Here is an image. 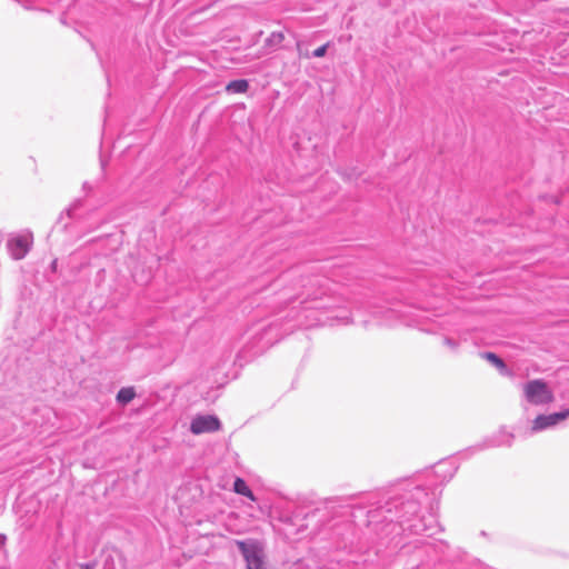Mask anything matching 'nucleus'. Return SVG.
<instances>
[{
    "instance_id": "nucleus-1",
    "label": "nucleus",
    "mask_w": 569,
    "mask_h": 569,
    "mask_svg": "<svg viewBox=\"0 0 569 569\" xmlns=\"http://www.w3.org/2000/svg\"><path fill=\"white\" fill-rule=\"evenodd\" d=\"M423 491L422 488L416 487L415 492L395 500L391 506L395 508L396 520L403 530L415 535L431 537L440 531V526L432 513L418 517L420 509L419 498Z\"/></svg>"
},
{
    "instance_id": "nucleus-2",
    "label": "nucleus",
    "mask_w": 569,
    "mask_h": 569,
    "mask_svg": "<svg viewBox=\"0 0 569 569\" xmlns=\"http://www.w3.org/2000/svg\"><path fill=\"white\" fill-rule=\"evenodd\" d=\"M239 552L246 563V569H267V557L263 543L253 538L234 540Z\"/></svg>"
},
{
    "instance_id": "nucleus-3",
    "label": "nucleus",
    "mask_w": 569,
    "mask_h": 569,
    "mask_svg": "<svg viewBox=\"0 0 569 569\" xmlns=\"http://www.w3.org/2000/svg\"><path fill=\"white\" fill-rule=\"evenodd\" d=\"M328 279L321 276H311L301 280L302 291L295 298L300 305L321 299L327 292ZM293 301V299H291Z\"/></svg>"
},
{
    "instance_id": "nucleus-4",
    "label": "nucleus",
    "mask_w": 569,
    "mask_h": 569,
    "mask_svg": "<svg viewBox=\"0 0 569 569\" xmlns=\"http://www.w3.org/2000/svg\"><path fill=\"white\" fill-rule=\"evenodd\" d=\"M526 400L535 406L547 405L553 400L549 386L541 379H535L523 385Z\"/></svg>"
},
{
    "instance_id": "nucleus-5",
    "label": "nucleus",
    "mask_w": 569,
    "mask_h": 569,
    "mask_svg": "<svg viewBox=\"0 0 569 569\" xmlns=\"http://www.w3.org/2000/svg\"><path fill=\"white\" fill-rule=\"evenodd\" d=\"M32 244V233L30 231H23L21 233L9 234L6 247L9 256L13 260H21L29 253Z\"/></svg>"
},
{
    "instance_id": "nucleus-6",
    "label": "nucleus",
    "mask_w": 569,
    "mask_h": 569,
    "mask_svg": "<svg viewBox=\"0 0 569 569\" xmlns=\"http://www.w3.org/2000/svg\"><path fill=\"white\" fill-rule=\"evenodd\" d=\"M513 439L515 435L502 427L496 433L483 439L481 443L469 448V451L473 453L489 448L511 447Z\"/></svg>"
},
{
    "instance_id": "nucleus-7",
    "label": "nucleus",
    "mask_w": 569,
    "mask_h": 569,
    "mask_svg": "<svg viewBox=\"0 0 569 569\" xmlns=\"http://www.w3.org/2000/svg\"><path fill=\"white\" fill-rule=\"evenodd\" d=\"M221 428V422L218 417L212 415L196 416L190 423V431L193 435H201L204 432H214Z\"/></svg>"
},
{
    "instance_id": "nucleus-8",
    "label": "nucleus",
    "mask_w": 569,
    "mask_h": 569,
    "mask_svg": "<svg viewBox=\"0 0 569 569\" xmlns=\"http://www.w3.org/2000/svg\"><path fill=\"white\" fill-rule=\"evenodd\" d=\"M569 418V409L549 415H539L532 422L531 431L538 432L553 427Z\"/></svg>"
},
{
    "instance_id": "nucleus-9",
    "label": "nucleus",
    "mask_w": 569,
    "mask_h": 569,
    "mask_svg": "<svg viewBox=\"0 0 569 569\" xmlns=\"http://www.w3.org/2000/svg\"><path fill=\"white\" fill-rule=\"evenodd\" d=\"M457 468L450 462H439L435 468V475L441 478V482L449 481L456 473Z\"/></svg>"
},
{
    "instance_id": "nucleus-10",
    "label": "nucleus",
    "mask_w": 569,
    "mask_h": 569,
    "mask_svg": "<svg viewBox=\"0 0 569 569\" xmlns=\"http://www.w3.org/2000/svg\"><path fill=\"white\" fill-rule=\"evenodd\" d=\"M480 357L482 359L487 360L493 367H496L500 371V373H502V375L507 373L508 370H507V366H506L505 361L496 353L490 352V351H483V352H480Z\"/></svg>"
},
{
    "instance_id": "nucleus-11",
    "label": "nucleus",
    "mask_w": 569,
    "mask_h": 569,
    "mask_svg": "<svg viewBox=\"0 0 569 569\" xmlns=\"http://www.w3.org/2000/svg\"><path fill=\"white\" fill-rule=\"evenodd\" d=\"M233 490L236 493L244 496L252 501H256V497L252 490L248 487L247 482L242 478H236L233 482Z\"/></svg>"
},
{
    "instance_id": "nucleus-12",
    "label": "nucleus",
    "mask_w": 569,
    "mask_h": 569,
    "mask_svg": "<svg viewBox=\"0 0 569 569\" xmlns=\"http://www.w3.org/2000/svg\"><path fill=\"white\" fill-rule=\"evenodd\" d=\"M136 397V391L133 387H123L121 388L117 393V401L118 403L124 406L132 401Z\"/></svg>"
},
{
    "instance_id": "nucleus-13",
    "label": "nucleus",
    "mask_w": 569,
    "mask_h": 569,
    "mask_svg": "<svg viewBox=\"0 0 569 569\" xmlns=\"http://www.w3.org/2000/svg\"><path fill=\"white\" fill-rule=\"evenodd\" d=\"M249 88V82L244 79H238L230 81L226 90L230 93H244Z\"/></svg>"
},
{
    "instance_id": "nucleus-14",
    "label": "nucleus",
    "mask_w": 569,
    "mask_h": 569,
    "mask_svg": "<svg viewBox=\"0 0 569 569\" xmlns=\"http://www.w3.org/2000/svg\"><path fill=\"white\" fill-rule=\"evenodd\" d=\"M280 520L288 525V528L283 529L286 536H293L301 532L303 525H296L293 518L283 513Z\"/></svg>"
},
{
    "instance_id": "nucleus-15",
    "label": "nucleus",
    "mask_w": 569,
    "mask_h": 569,
    "mask_svg": "<svg viewBox=\"0 0 569 569\" xmlns=\"http://www.w3.org/2000/svg\"><path fill=\"white\" fill-rule=\"evenodd\" d=\"M283 40V33L280 31H274L266 39V46L269 48H278L280 47Z\"/></svg>"
},
{
    "instance_id": "nucleus-16",
    "label": "nucleus",
    "mask_w": 569,
    "mask_h": 569,
    "mask_svg": "<svg viewBox=\"0 0 569 569\" xmlns=\"http://www.w3.org/2000/svg\"><path fill=\"white\" fill-rule=\"evenodd\" d=\"M423 546L427 549V552L432 551L435 553H445V551L449 548V546L445 541H438L436 543L423 541Z\"/></svg>"
},
{
    "instance_id": "nucleus-17",
    "label": "nucleus",
    "mask_w": 569,
    "mask_h": 569,
    "mask_svg": "<svg viewBox=\"0 0 569 569\" xmlns=\"http://www.w3.org/2000/svg\"><path fill=\"white\" fill-rule=\"evenodd\" d=\"M82 206V202L81 200H77L74 201L67 210H66V213L69 218L71 219H77L78 218V209Z\"/></svg>"
},
{
    "instance_id": "nucleus-18",
    "label": "nucleus",
    "mask_w": 569,
    "mask_h": 569,
    "mask_svg": "<svg viewBox=\"0 0 569 569\" xmlns=\"http://www.w3.org/2000/svg\"><path fill=\"white\" fill-rule=\"evenodd\" d=\"M443 345L446 347H448L452 351H457L459 346H460L459 341H457V340H455V339H452L450 337H445L443 338Z\"/></svg>"
},
{
    "instance_id": "nucleus-19",
    "label": "nucleus",
    "mask_w": 569,
    "mask_h": 569,
    "mask_svg": "<svg viewBox=\"0 0 569 569\" xmlns=\"http://www.w3.org/2000/svg\"><path fill=\"white\" fill-rule=\"evenodd\" d=\"M329 46H330V43H329V42H327V43H325L323 46H321V47L317 48V49L312 52V57H315V58H322V57H325V56H326V53H327V50H328Z\"/></svg>"
},
{
    "instance_id": "nucleus-20",
    "label": "nucleus",
    "mask_w": 569,
    "mask_h": 569,
    "mask_svg": "<svg viewBox=\"0 0 569 569\" xmlns=\"http://www.w3.org/2000/svg\"><path fill=\"white\" fill-rule=\"evenodd\" d=\"M80 569H94V565L93 563H82L80 566Z\"/></svg>"
},
{
    "instance_id": "nucleus-21",
    "label": "nucleus",
    "mask_w": 569,
    "mask_h": 569,
    "mask_svg": "<svg viewBox=\"0 0 569 569\" xmlns=\"http://www.w3.org/2000/svg\"><path fill=\"white\" fill-rule=\"evenodd\" d=\"M305 309H308L309 307L306 305H302ZM316 308H323V305L317 306Z\"/></svg>"
},
{
    "instance_id": "nucleus-22",
    "label": "nucleus",
    "mask_w": 569,
    "mask_h": 569,
    "mask_svg": "<svg viewBox=\"0 0 569 569\" xmlns=\"http://www.w3.org/2000/svg\"><path fill=\"white\" fill-rule=\"evenodd\" d=\"M345 320H346V321H345V323H346V325L350 322V319H349L348 317H347V318H345Z\"/></svg>"
},
{
    "instance_id": "nucleus-23",
    "label": "nucleus",
    "mask_w": 569,
    "mask_h": 569,
    "mask_svg": "<svg viewBox=\"0 0 569 569\" xmlns=\"http://www.w3.org/2000/svg\"><path fill=\"white\" fill-rule=\"evenodd\" d=\"M2 436H3V435H2V432L0 431V438H1Z\"/></svg>"
}]
</instances>
